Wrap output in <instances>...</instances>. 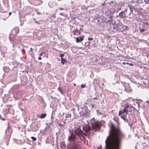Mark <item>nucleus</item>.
Wrapping results in <instances>:
<instances>
[{"label": "nucleus", "mask_w": 149, "mask_h": 149, "mask_svg": "<svg viewBox=\"0 0 149 149\" xmlns=\"http://www.w3.org/2000/svg\"><path fill=\"white\" fill-rule=\"evenodd\" d=\"M74 133L75 135L73 132L71 133L68 138V139L70 142L73 143L72 146L76 145V146H78L84 140L85 134L83 133L80 127L76 128L74 130Z\"/></svg>", "instance_id": "nucleus-2"}, {"label": "nucleus", "mask_w": 149, "mask_h": 149, "mask_svg": "<svg viewBox=\"0 0 149 149\" xmlns=\"http://www.w3.org/2000/svg\"><path fill=\"white\" fill-rule=\"evenodd\" d=\"M102 93H100V97H102Z\"/></svg>", "instance_id": "nucleus-52"}, {"label": "nucleus", "mask_w": 149, "mask_h": 149, "mask_svg": "<svg viewBox=\"0 0 149 149\" xmlns=\"http://www.w3.org/2000/svg\"><path fill=\"white\" fill-rule=\"evenodd\" d=\"M146 24L148 25V23H145Z\"/></svg>", "instance_id": "nucleus-58"}, {"label": "nucleus", "mask_w": 149, "mask_h": 149, "mask_svg": "<svg viewBox=\"0 0 149 149\" xmlns=\"http://www.w3.org/2000/svg\"><path fill=\"white\" fill-rule=\"evenodd\" d=\"M11 14H12V13L11 12H9L8 13L9 16L11 15Z\"/></svg>", "instance_id": "nucleus-50"}, {"label": "nucleus", "mask_w": 149, "mask_h": 149, "mask_svg": "<svg viewBox=\"0 0 149 149\" xmlns=\"http://www.w3.org/2000/svg\"><path fill=\"white\" fill-rule=\"evenodd\" d=\"M64 55L63 54H61L60 55V57L61 58H63V57L64 56Z\"/></svg>", "instance_id": "nucleus-35"}, {"label": "nucleus", "mask_w": 149, "mask_h": 149, "mask_svg": "<svg viewBox=\"0 0 149 149\" xmlns=\"http://www.w3.org/2000/svg\"><path fill=\"white\" fill-rule=\"evenodd\" d=\"M126 63L127 64H129V65L131 66H132L133 65V64L132 63Z\"/></svg>", "instance_id": "nucleus-38"}, {"label": "nucleus", "mask_w": 149, "mask_h": 149, "mask_svg": "<svg viewBox=\"0 0 149 149\" xmlns=\"http://www.w3.org/2000/svg\"><path fill=\"white\" fill-rule=\"evenodd\" d=\"M81 88H84L85 87V85H83V84H82L81 85Z\"/></svg>", "instance_id": "nucleus-36"}, {"label": "nucleus", "mask_w": 149, "mask_h": 149, "mask_svg": "<svg viewBox=\"0 0 149 149\" xmlns=\"http://www.w3.org/2000/svg\"><path fill=\"white\" fill-rule=\"evenodd\" d=\"M144 1L147 4H149V0H144Z\"/></svg>", "instance_id": "nucleus-32"}, {"label": "nucleus", "mask_w": 149, "mask_h": 149, "mask_svg": "<svg viewBox=\"0 0 149 149\" xmlns=\"http://www.w3.org/2000/svg\"><path fill=\"white\" fill-rule=\"evenodd\" d=\"M42 59V58L40 57H39L38 58V59L39 60H41Z\"/></svg>", "instance_id": "nucleus-49"}, {"label": "nucleus", "mask_w": 149, "mask_h": 149, "mask_svg": "<svg viewBox=\"0 0 149 149\" xmlns=\"http://www.w3.org/2000/svg\"><path fill=\"white\" fill-rule=\"evenodd\" d=\"M43 55H44L43 57H45V54L44 52H42V53H40L39 54V56H42Z\"/></svg>", "instance_id": "nucleus-30"}, {"label": "nucleus", "mask_w": 149, "mask_h": 149, "mask_svg": "<svg viewBox=\"0 0 149 149\" xmlns=\"http://www.w3.org/2000/svg\"><path fill=\"white\" fill-rule=\"evenodd\" d=\"M35 10L36 11V13L37 14L39 15L41 14V13L39 12L38 10L36 9Z\"/></svg>", "instance_id": "nucleus-31"}, {"label": "nucleus", "mask_w": 149, "mask_h": 149, "mask_svg": "<svg viewBox=\"0 0 149 149\" xmlns=\"http://www.w3.org/2000/svg\"><path fill=\"white\" fill-rule=\"evenodd\" d=\"M115 1H111L109 3V4H115Z\"/></svg>", "instance_id": "nucleus-28"}, {"label": "nucleus", "mask_w": 149, "mask_h": 149, "mask_svg": "<svg viewBox=\"0 0 149 149\" xmlns=\"http://www.w3.org/2000/svg\"><path fill=\"white\" fill-rule=\"evenodd\" d=\"M78 27V28H79V29L80 30L82 31L83 29L84 26H83V25H82L79 28V27Z\"/></svg>", "instance_id": "nucleus-29"}, {"label": "nucleus", "mask_w": 149, "mask_h": 149, "mask_svg": "<svg viewBox=\"0 0 149 149\" xmlns=\"http://www.w3.org/2000/svg\"><path fill=\"white\" fill-rule=\"evenodd\" d=\"M130 108L128 104H125L123 109L122 110H120L119 112V115H123V116H126L128 113Z\"/></svg>", "instance_id": "nucleus-4"}, {"label": "nucleus", "mask_w": 149, "mask_h": 149, "mask_svg": "<svg viewBox=\"0 0 149 149\" xmlns=\"http://www.w3.org/2000/svg\"><path fill=\"white\" fill-rule=\"evenodd\" d=\"M72 115L70 113H68L66 114L65 116V118H66V120H67V119H68L71 117Z\"/></svg>", "instance_id": "nucleus-17"}, {"label": "nucleus", "mask_w": 149, "mask_h": 149, "mask_svg": "<svg viewBox=\"0 0 149 149\" xmlns=\"http://www.w3.org/2000/svg\"><path fill=\"white\" fill-rule=\"evenodd\" d=\"M136 103L138 105V106L139 108L140 107L139 103L138 102H136Z\"/></svg>", "instance_id": "nucleus-37"}, {"label": "nucleus", "mask_w": 149, "mask_h": 149, "mask_svg": "<svg viewBox=\"0 0 149 149\" xmlns=\"http://www.w3.org/2000/svg\"><path fill=\"white\" fill-rule=\"evenodd\" d=\"M84 40V37H78L76 38V41L77 42H81Z\"/></svg>", "instance_id": "nucleus-12"}, {"label": "nucleus", "mask_w": 149, "mask_h": 149, "mask_svg": "<svg viewBox=\"0 0 149 149\" xmlns=\"http://www.w3.org/2000/svg\"><path fill=\"white\" fill-rule=\"evenodd\" d=\"M78 146H76V145L72 146L70 149H77Z\"/></svg>", "instance_id": "nucleus-21"}, {"label": "nucleus", "mask_w": 149, "mask_h": 149, "mask_svg": "<svg viewBox=\"0 0 149 149\" xmlns=\"http://www.w3.org/2000/svg\"><path fill=\"white\" fill-rule=\"evenodd\" d=\"M110 18L111 19L109 20L108 22L109 23L110 26L112 25L113 28L114 29H116L118 31L120 30V28L119 27L118 24H116L115 22L113 21V20L112 19V17L110 16Z\"/></svg>", "instance_id": "nucleus-5"}, {"label": "nucleus", "mask_w": 149, "mask_h": 149, "mask_svg": "<svg viewBox=\"0 0 149 149\" xmlns=\"http://www.w3.org/2000/svg\"><path fill=\"white\" fill-rule=\"evenodd\" d=\"M59 126L60 127H64V126L63 125L61 124H59Z\"/></svg>", "instance_id": "nucleus-41"}, {"label": "nucleus", "mask_w": 149, "mask_h": 149, "mask_svg": "<svg viewBox=\"0 0 149 149\" xmlns=\"http://www.w3.org/2000/svg\"><path fill=\"white\" fill-rule=\"evenodd\" d=\"M5 120V119L4 118H3L1 116V115L0 114V120Z\"/></svg>", "instance_id": "nucleus-34"}, {"label": "nucleus", "mask_w": 149, "mask_h": 149, "mask_svg": "<svg viewBox=\"0 0 149 149\" xmlns=\"http://www.w3.org/2000/svg\"><path fill=\"white\" fill-rule=\"evenodd\" d=\"M5 72H7L9 71V68L7 67H4L3 68Z\"/></svg>", "instance_id": "nucleus-18"}, {"label": "nucleus", "mask_w": 149, "mask_h": 149, "mask_svg": "<svg viewBox=\"0 0 149 149\" xmlns=\"http://www.w3.org/2000/svg\"><path fill=\"white\" fill-rule=\"evenodd\" d=\"M88 101L87 100H86V101H85L84 102V104L83 105H84V106H85L84 105H85V104H88Z\"/></svg>", "instance_id": "nucleus-33"}, {"label": "nucleus", "mask_w": 149, "mask_h": 149, "mask_svg": "<svg viewBox=\"0 0 149 149\" xmlns=\"http://www.w3.org/2000/svg\"><path fill=\"white\" fill-rule=\"evenodd\" d=\"M128 6L130 10V13L129 14V15H130L131 14H134L133 10H135V9L134 8V6L132 5H128Z\"/></svg>", "instance_id": "nucleus-10"}, {"label": "nucleus", "mask_w": 149, "mask_h": 149, "mask_svg": "<svg viewBox=\"0 0 149 149\" xmlns=\"http://www.w3.org/2000/svg\"><path fill=\"white\" fill-rule=\"evenodd\" d=\"M135 149H136V147H135Z\"/></svg>", "instance_id": "nucleus-61"}, {"label": "nucleus", "mask_w": 149, "mask_h": 149, "mask_svg": "<svg viewBox=\"0 0 149 149\" xmlns=\"http://www.w3.org/2000/svg\"><path fill=\"white\" fill-rule=\"evenodd\" d=\"M88 44V46H90V42H88L87 43H86V44Z\"/></svg>", "instance_id": "nucleus-43"}, {"label": "nucleus", "mask_w": 149, "mask_h": 149, "mask_svg": "<svg viewBox=\"0 0 149 149\" xmlns=\"http://www.w3.org/2000/svg\"><path fill=\"white\" fill-rule=\"evenodd\" d=\"M105 4H106V3L105 2H104L102 4V5L103 6H104Z\"/></svg>", "instance_id": "nucleus-48"}, {"label": "nucleus", "mask_w": 149, "mask_h": 149, "mask_svg": "<svg viewBox=\"0 0 149 149\" xmlns=\"http://www.w3.org/2000/svg\"><path fill=\"white\" fill-rule=\"evenodd\" d=\"M98 96H97V97H95L93 98V99L95 100H99L100 99L98 98Z\"/></svg>", "instance_id": "nucleus-39"}, {"label": "nucleus", "mask_w": 149, "mask_h": 149, "mask_svg": "<svg viewBox=\"0 0 149 149\" xmlns=\"http://www.w3.org/2000/svg\"><path fill=\"white\" fill-rule=\"evenodd\" d=\"M84 8L85 10H87L88 9V7L86 6H84Z\"/></svg>", "instance_id": "nucleus-44"}, {"label": "nucleus", "mask_w": 149, "mask_h": 149, "mask_svg": "<svg viewBox=\"0 0 149 149\" xmlns=\"http://www.w3.org/2000/svg\"><path fill=\"white\" fill-rule=\"evenodd\" d=\"M127 9H125L124 10H122L119 13V15L116 16V17H119L120 19H125L126 17L125 12H127Z\"/></svg>", "instance_id": "nucleus-6"}, {"label": "nucleus", "mask_w": 149, "mask_h": 149, "mask_svg": "<svg viewBox=\"0 0 149 149\" xmlns=\"http://www.w3.org/2000/svg\"><path fill=\"white\" fill-rule=\"evenodd\" d=\"M77 107L78 110H79V107L78 105H77Z\"/></svg>", "instance_id": "nucleus-56"}, {"label": "nucleus", "mask_w": 149, "mask_h": 149, "mask_svg": "<svg viewBox=\"0 0 149 149\" xmlns=\"http://www.w3.org/2000/svg\"><path fill=\"white\" fill-rule=\"evenodd\" d=\"M113 120L117 123L118 121V118L116 117H114L113 118Z\"/></svg>", "instance_id": "nucleus-26"}, {"label": "nucleus", "mask_w": 149, "mask_h": 149, "mask_svg": "<svg viewBox=\"0 0 149 149\" xmlns=\"http://www.w3.org/2000/svg\"><path fill=\"white\" fill-rule=\"evenodd\" d=\"M145 31V30L143 29H141L140 30V31L141 32H144V31Z\"/></svg>", "instance_id": "nucleus-42"}, {"label": "nucleus", "mask_w": 149, "mask_h": 149, "mask_svg": "<svg viewBox=\"0 0 149 149\" xmlns=\"http://www.w3.org/2000/svg\"><path fill=\"white\" fill-rule=\"evenodd\" d=\"M83 130L87 133V134H89L90 131L91 130L90 127L88 125L83 126Z\"/></svg>", "instance_id": "nucleus-8"}, {"label": "nucleus", "mask_w": 149, "mask_h": 149, "mask_svg": "<svg viewBox=\"0 0 149 149\" xmlns=\"http://www.w3.org/2000/svg\"><path fill=\"white\" fill-rule=\"evenodd\" d=\"M123 86L125 88V91L127 92L130 93L132 91V90L129 84H127L125 86L123 85Z\"/></svg>", "instance_id": "nucleus-9"}, {"label": "nucleus", "mask_w": 149, "mask_h": 149, "mask_svg": "<svg viewBox=\"0 0 149 149\" xmlns=\"http://www.w3.org/2000/svg\"><path fill=\"white\" fill-rule=\"evenodd\" d=\"M133 118V116L132 115H130V116H129V119L131 120V121L132 122V123H135V122H136V120H132V119L131 118Z\"/></svg>", "instance_id": "nucleus-16"}, {"label": "nucleus", "mask_w": 149, "mask_h": 149, "mask_svg": "<svg viewBox=\"0 0 149 149\" xmlns=\"http://www.w3.org/2000/svg\"><path fill=\"white\" fill-rule=\"evenodd\" d=\"M93 39V38H88V40H92Z\"/></svg>", "instance_id": "nucleus-40"}, {"label": "nucleus", "mask_w": 149, "mask_h": 149, "mask_svg": "<svg viewBox=\"0 0 149 149\" xmlns=\"http://www.w3.org/2000/svg\"><path fill=\"white\" fill-rule=\"evenodd\" d=\"M91 105L92 108H93L95 106V105L93 104H91Z\"/></svg>", "instance_id": "nucleus-45"}, {"label": "nucleus", "mask_w": 149, "mask_h": 149, "mask_svg": "<svg viewBox=\"0 0 149 149\" xmlns=\"http://www.w3.org/2000/svg\"><path fill=\"white\" fill-rule=\"evenodd\" d=\"M125 137L120 129L111 123L109 135L105 141V149H120L121 140Z\"/></svg>", "instance_id": "nucleus-1"}, {"label": "nucleus", "mask_w": 149, "mask_h": 149, "mask_svg": "<svg viewBox=\"0 0 149 149\" xmlns=\"http://www.w3.org/2000/svg\"><path fill=\"white\" fill-rule=\"evenodd\" d=\"M81 111L79 113L81 116L84 117L89 116H90V111L89 110L86 106L81 108Z\"/></svg>", "instance_id": "nucleus-3"}, {"label": "nucleus", "mask_w": 149, "mask_h": 149, "mask_svg": "<svg viewBox=\"0 0 149 149\" xmlns=\"http://www.w3.org/2000/svg\"><path fill=\"white\" fill-rule=\"evenodd\" d=\"M60 15H63V13H60Z\"/></svg>", "instance_id": "nucleus-53"}, {"label": "nucleus", "mask_w": 149, "mask_h": 149, "mask_svg": "<svg viewBox=\"0 0 149 149\" xmlns=\"http://www.w3.org/2000/svg\"><path fill=\"white\" fill-rule=\"evenodd\" d=\"M136 2L137 3L141 4L142 3L143 1L142 0H136Z\"/></svg>", "instance_id": "nucleus-23"}, {"label": "nucleus", "mask_w": 149, "mask_h": 149, "mask_svg": "<svg viewBox=\"0 0 149 149\" xmlns=\"http://www.w3.org/2000/svg\"><path fill=\"white\" fill-rule=\"evenodd\" d=\"M58 90L59 91L60 93L62 94H63V92L62 91V90H61V87H60V86H59V87H58Z\"/></svg>", "instance_id": "nucleus-25"}, {"label": "nucleus", "mask_w": 149, "mask_h": 149, "mask_svg": "<svg viewBox=\"0 0 149 149\" xmlns=\"http://www.w3.org/2000/svg\"><path fill=\"white\" fill-rule=\"evenodd\" d=\"M123 64H125V62H123Z\"/></svg>", "instance_id": "nucleus-57"}, {"label": "nucleus", "mask_w": 149, "mask_h": 149, "mask_svg": "<svg viewBox=\"0 0 149 149\" xmlns=\"http://www.w3.org/2000/svg\"><path fill=\"white\" fill-rule=\"evenodd\" d=\"M47 115V114L46 113H44V114H42L40 116V118H45Z\"/></svg>", "instance_id": "nucleus-19"}, {"label": "nucleus", "mask_w": 149, "mask_h": 149, "mask_svg": "<svg viewBox=\"0 0 149 149\" xmlns=\"http://www.w3.org/2000/svg\"><path fill=\"white\" fill-rule=\"evenodd\" d=\"M30 51H31V52H32L33 51V49H32V48H31L30 49Z\"/></svg>", "instance_id": "nucleus-51"}, {"label": "nucleus", "mask_w": 149, "mask_h": 149, "mask_svg": "<svg viewBox=\"0 0 149 149\" xmlns=\"http://www.w3.org/2000/svg\"><path fill=\"white\" fill-rule=\"evenodd\" d=\"M125 116H123V115H121V117L125 121H126L127 123H129L128 119L125 117Z\"/></svg>", "instance_id": "nucleus-14"}, {"label": "nucleus", "mask_w": 149, "mask_h": 149, "mask_svg": "<svg viewBox=\"0 0 149 149\" xmlns=\"http://www.w3.org/2000/svg\"><path fill=\"white\" fill-rule=\"evenodd\" d=\"M16 31V34H17L19 32V29L18 28H16L15 29H13V31Z\"/></svg>", "instance_id": "nucleus-24"}, {"label": "nucleus", "mask_w": 149, "mask_h": 149, "mask_svg": "<svg viewBox=\"0 0 149 149\" xmlns=\"http://www.w3.org/2000/svg\"><path fill=\"white\" fill-rule=\"evenodd\" d=\"M91 126L93 130L96 131L99 130L100 128V125L98 122H94L91 123Z\"/></svg>", "instance_id": "nucleus-7"}, {"label": "nucleus", "mask_w": 149, "mask_h": 149, "mask_svg": "<svg viewBox=\"0 0 149 149\" xmlns=\"http://www.w3.org/2000/svg\"><path fill=\"white\" fill-rule=\"evenodd\" d=\"M74 35H81V32L78 29V27H77L76 29H74L73 32Z\"/></svg>", "instance_id": "nucleus-11"}, {"label": "nucleus", "mask_w": 149, "mask_h": 149, "mask_svg": "<svg viewBox=\"0 0 149 149\" xmlns=\"http://www.w3.org/2000/svg\"><path fill=\"white\" fill-rule=\"evenodd\" d=\"M146 102L147 103L149 104V101L148 100H147L146 101Z\"/></svg>", "instance_id": "nucleus-54"}, {"label": "nucleus", "mask_w": 149, "mask_h": 149, "mask_svg": "<svg viewBox=\"0 0 149 149\" xmlns=\"http://www.w3.org/2000/svg\"><path fill=\"white\" fill-rule=\"evenodd\" d=\"M56 17V16L55 15V14H53L52 15V16L51 17L50 19L53 21H54L55 20L54 19H55Z\"/></svg>", "instance_id": "nucleus-15"}, {"label": "nucleus", "mask_w": 149, "mask_h": 149, "mask_svg": "<svg viewBox=\"0 0 149 149\" xmlns=\"http://www.w3.org/2000/svg\"><path fill=\"white\" fill-rule=\"evenodd\" d=\"M143 138L145 139H147V137H146L145 136L143 137Z\"/></svg>", "instance_id": "nucleus-55"}, {"label": "nucleus", "mask_w": 149, "mask_h": 149, "mask_svg": "<svg viewBox=\"0 0 149 149\" xmlns=\"http://www.w3.org/2000/svg\"><path fill=\"white\" fill-rule=\"evenodd\" d=\"M31 138L32 139L33 141H36L37 139L36 138L33 136H31Z\"/></svg>", "instance_id": "nucleus-27"}, {"label": "nucleus", "mask_w": 149, "mask_h": 149, "mask_svg": "<svg viewBox=\"0 0 149 149\" xmlns=\"http://www.w3.org/2000/svg\"><path fill=\"white\" fill-rule=\"evenodd\" d=\"M100 148H101V145H100Z\"/></svg>", "instance_id": "nucleus-59"}, {"label": "nucleus", "mask_w": 149, "mask_h": 149, "mask_svg": "<svg viewBox=\"0 0 149 149\" xmlns=\"http://www.w3.org/2000/svg\"><path fill=\"white\" fill-rule=\"evenodd\" d=\"M22 149H26V148H23Z\"/></svg>", "instance_id": "nucleus-60"}, {"label": "nucleus", "mask_w": 149, "mask_h": 149, "mask_svg": "<svg viewBox=\"0 0 149 149\" xmlns=\"http://www.w3.org/2000/svg\"><path fill=\"white\" fill-rule=\"evenodd\" d=\"M97 113L98 115H101L104 117H105L106 116V115L103 112H101L99 110H97Z\"/></svg>", "instance_id": "nucleus-13"}, {"label": "nucleus", "mask_w": 149, "mask_h": 149, "mask_svg": "<svg viewBox=\"0 0 149 149\" xmlns=\"http://www.w3.org/2000/svg\"><path fill=\"white\" fill-rule=\"evenodd\" d=\"M33 20L35 21V23H36L38 24H41V22H42L41 21L37 22L36 21V19H33Z\"/></svg>", "instance_id": "nucleus-22"}, {"label": "nucleus", "mask_w": 149, "mask_h": 149, "mask_svg": "<svg viewBox=\"0 0 149 149\" xmlns=\"http://www.w3.org/2000/svg\"><path fill=\"white\" fill-rule=\"evenodd\" d=\"M61 63L63 65H64V63L65 62H67L66 60L63 58H61Z\"/></svg>", "instance_id": "nucleus-20"}, {"label": "nucleus", "mask_w": 149, "mask_h": 149, "mask_svg": "<svg viewBox=\"0 0 149 149\" xmlns=\"http://www.w3.org/2000/svg\"><path fill=\"white\" fill-rule=\"evenodd\" d=\"M59 9L61 10H63V8H59Z\"/></svg>", "instance_id": "nucleus-46"}, {"label": "nucleus", "mask_w": 149, "mask_h": 149, "mask_svg": "<svg viewBox=\"0 0 149 149\" xmlns=\"http://www.w3.org/2000/svg\"><path fill=\"white\" fill-rule=\"evenodd\" d=\"M128 125H129L130 127H131L132 126V124H130L129 123H128Z\"/></svg>", "instance_id": "nucleus-47"}, {"label": "nucleus", "mask_w": 149, "mask_h": 149, "mask_svg": "<svg viewBox=\"0 0 149 149\" xmlns=\"http://www.w3.org/2000/svg\"><path fill=\"white\" fill-rule=\"evenodd\" d=\"M50 127V126H48L49 127Z\"/></svg>", "instance_id": "nucleus-62"}]
</instances>
